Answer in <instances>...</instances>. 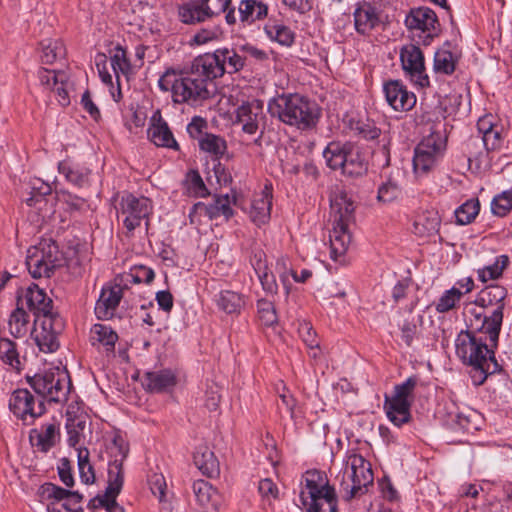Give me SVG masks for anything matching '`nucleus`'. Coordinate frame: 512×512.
<instances>
[{
  "instance_id": "nucleus-61",
  "label": "nucleus",
  "mask_w": 512,
  "mask_h": 512,
  "mask_svg": "<svg viewBox=\"0 0 512 512\" xmlns=\"http://www.w3.org/2000/svg\"><path fill=\"white\" fill-rule=\"evenodd\" d=\"M250 262L257 276L268 271L266 253L263 250L254 249Z\"/></svg>"
},
{
  "instance_id": "nucleus-36",
  "label": "nucleus",
  "mask_w": 512,
  "mask_h": 512,
  "mask_svg": "<svg viewBox=\"0 0 512 512\" xmlns=\"http://www.w3.org/2000/svg\"><path fill=\"white\" fill-rule=\"evenodd\" d=\"M122 462V460L115 459L109 464L108 486L106 488V495L108 499H116L122 489L124 482Z\"/></svg>"
},
{
  "instance_id": "nucleus-64",
  "label": "nucleus",
  "mask_w": 512,
  "mask_h": 512,
  "mask_svg": "<svg viewBox=\"0 0 512 512\" xmlns=\"http://www.w3.org/2000/svg\"><path fill=\"white\" fill-rule=\"evenodd\" d=\"M58 474L62 483L67 487L74 486V477L72 475L71 463L68 458H62L58 466Z\"/></svg>"
},
{
  "instance_id": "nucleus-57",
  "label": "nucleus",
  "mask_w": 512,
  "mask_h": 512,
  "mask_svg": "<svg viewBox=\"0 0 512 512\" xmlns=\"http://www.w3.org/2000/svg\"><path fill=\"white\" fill-rule=\"evenodd\" d=\"M149 485L153 495H155L160 502L165 501L167 485L164 476L157 473L151 475Z\"/></svg>"
},
{
  "instance_id": "nucleus-53",
  "label": "nucleus",
  "mask_w": 512,
  "mask_h": 512,
  "mask_svg": "<svg viewBox=\"0 0 512 512\" xmlns=\"http://www.w3.org/2000/svg\"><path fill=\"white\" fill-rule=\"evenodd\" d=\"M38 77L41 84L50 90L54 87V85H58L59 83L63 84L64 81L67 80L65 72L48 70L45 68H41L38 71Z\"/></svg>"
},
{
  "instance_id": "nucleus-11",
  "label": "nucleus",
  "mask_w": 512,
  "mask_h": 512,
  "mask_svg": "<svg viewBox=\"0 0 512 512\" xmlns=\"http://www.w3.org/2000/svg\"><path fill=\"white\" fill-rule=\"evenodd\" d=\"M446 139L439 131H433L415 147L413 167L416 174H427L442 158Z\"/></svg>"
},
{
  "instance_id": "nucleus-58",
  "label": "nucleus",
  "mask_w": 512,
  "mask_h": 512,
  "mask_svg": "<svg viewBox=\"0 0 512 512\" xmlns=\"http://www.w3.org/2000/svg\"><path fill=\"white\" fill-rule=\"evenodd\" d=\"M260 318L265 325H272L277 321L275 309L271 302L261 299L257 303Z\"/></svg>"
},
{
  "instance_id": "nucleus-62",
  "label": "nucleus",
  "mask_w": 512,
  "mask_h": 512,
  "mask_svg": "<svg viewBox=\"0 0 512 512\" xmlns=\"http://www.w3.org/2000/svg\"><path fill=\"white\" fill-rule=\"evenodd\" d=\"M258 491L263 499L270 501L271 499L278 498L277 485L268 478L262 479L258 485Z\"/></svg>"
},
{
  "instance_id": "nucleus-18",
  "label": "nucleus",
  "mask_w": 512,
  "mask_h": 512,
  "mask_svg": "<svg viewBox=\"0 0 512 512\" xmlns=\"http://www.w3.org/2000/svg\"><path fill=\"white\" fill-rule=\"evenodd\" d=\"M507 296V291L504 287L500 285H489L485 287L479 293L476 304L480 306L481 309H486L490 311V318L492 326L495 330L498 326H502L503 321V310H504V300Z\"/></svg>"
},
{
  "instance_id": "nucleus-32",
  "label": "nucleus",
  "mask_w": 512,
  "mask_h": 512,
  "mask_svg": "<svg viewBox=\"0 0 512 512\" xmlns=\"http://www.w3.org/2000/svg\"><path fill=\"white\" fill-rule=\"evenodd\" d=\"M59 435L58 427L54 423L45 424L40 430L34 429L31 431V441H36L34 445L42 452H47L56 444V439Z\"/></svg>"
},
{
  "instance_id": "nucleus-7",
  "label": "nucleus",
  "mask_w": 512,
  "mask_h": 512,
  "mask_svg": "<svg viewBox=\"0 0 512 512\" xmlns=\"http://www.w3.org/2000/svg\"><path fill=\"white\" fill-rule=\"evenodd\" d=\"M346 469L340 483V490L346 501L361 495L368 485L373 484L371 464L354 450L348 451Z\"/></svg>"
},
{
  "instance_id": "nucleus-2",
  "label": "nucleus",
  "mask_w": 512,
  "mask_h": 512,
  "mask_svg": "<svg viewBox=\"0 0 512 512\" xmlns=\"http://www.w3.org/2000/svg\"><path fill=\"white\" fill-rule=\"evenodd\" d=\"M213 80L196 57L187 71L166 70L158 86L162 91H171L175 103L195 106L212 96Z\"/></svg>"
},
{
  "instance_id": "nucleus-54",
  "label": "nucleus",
  "mask_w": 512,
  "mask_h": 512,
  "mask_svg": "<svg viewBox=\"0 0 512 512\" xmlns=\"http://www.w3.org/2000/svg\"><path fill=\"white\" fill-rule=\"evenodd\" d=\"M400 193L401 189L398 184L392 180H388L379 187L377 200L381 203H390L397 199Z\"/></svg>"
},
{
  "instance_id": "nucleus-24",
  "label": "nucleus",
  "mask_w": 512,
  "mask_h": 512,
  "mask_svg": "<svg viewBox=\"0 0 512 512\" xmlns=\"http://www.w3.org/2000/svg\"><path fill=\"white\" fill-rule=\"evenodd\" d=\"M468 322L469 327L473 331H478L488 337L491 346L497 345L501 326L493 330L494 327L491 323L489 310L483 309V311H477L476 309H471L469 311Z\"/></svg>"
},
{
  "instance_id": "nucleus-38",
  "label": "nucleus",
  "mask_w": 512,
  "mask_h": 512,
  "mask_svg": "<svg viewBox=\"0 0 512 512\" xmlns=\"http://www.w3.org/2000/svg\"><path fill=\"white\" fill-rule=\"evenodd\" d=\"M264 31L270 40L283 46H291L295 39V35L289 27L276 21H269L265 25Z\"/></svg>"
},
{
  "instance_id": "nucleus-5",
  "label": "nucleus",
  "mask_w": 512,
  "mask_h": 512,
  "mask_svg": "<svg viewBox=\"0 0 512 512\" xmlns=\"http://www.w3.org/2000/svg\"><path fill=\"white\" fill-rule=\"evenodd\" d=\"M355 205L345 192H339L331 199L333 228L330 232L331 258L343 256L351 242L349 226L354 221Z\"/></svg>"
},
{
  "instance_id": "nucleus-30",
  "label": "nucleus",
  "mask_w": 512,
  "mask_h": 512,
  "mask_svg": "<svg viewBox=\"0 0 512 512\" xmlns=\"http://www.w3.org/2000/svg\"><path fill=\"white\" fill-rule=\"evenodd\" d=\"M352 144L349 142H330L325 150L323 151V157L326 160L328 167L332 170L342 169L345 161H347V155Z\"/></svg>"
},
{
  "instance_id": "nucleus-10",
  "label": "nucleus",
  "mask_w": 512,
  "mask_h": 512,
  "mask_svg": "<svg viewBox=\"0 0 512 512\" xmlns=\"http://www.w3.org/2000/svg\"><path fill=\"white\" fill-rule=\"evenodd\" d=\"M417 381L415 376L409 377L404 383L395 386L391 397H385L384 408L387 417L396 426H401L410 420V407Z\"/></svg>"
},
{
  "instance_id": "nucleus-17",
  "label": "nucleus",
  "mask_w": 512,
  "mask_h": 512,
  "mask_svg": "<svg viewBox=\"0 0 512 512\" xmlns=\"http://www.w3.org/2000/svg\"><path fill=\"white\" fill-rule=\"evenodd\" d=\"M405 24L409 30L424 34V45H429L441 32L436 13L428 7L412 9L406 17Z\"/></svg>"
},
{
  "instance_id": "nucleus-59",
  "label": "nucleus",
  "mask_w": 512,
  "mask_h": 512,
  "mask_svg": "<svg viewBox=\"0 0 512 512\" xmlns=\"http://www.w3.org/2000/svg\"><path fill=\"white\" fill-rule=\"evenodd\" d=\"M221 394L220 387L216 383L207 386L205 392V406L209 411H215L220 403Z\"/></svg>"
},
{
  "instance_id": "nucleus-23",
  "label": "nucleus",
  "mask_w": 512,
  "mask_h": 512,
  "mask_svg": "<svg viewBox=\"0 0 512 512\" xmlns=\"http://www.w3.org/2000/svg\"><path fill=\"white\" fill-rule=\"evenodd\" d=\"M272 207V186L266 184L261 193L256 194L251 202L250 218L258 226L270 219Z\"/></svg>"
},
{
  "instance_id": "nucleus-44",
  "label": "nucleus",
  "mask_w": 512,
  "mask_h": 512,
  "mask_svg": "<svg viewBox=\"0 0 512 512\" xmlns=\"http://www.w3.org/2000/svg\"><path fill=\"white\" fill-rule=\"evenodd\" d=\"M110 53L111 66L117 79H119L120 73L124 76H127L131 72V63L128 59L126 49L120 45H117L113 50L110 51Z\"/></svg>"
},
{
  "instance_id": "nucleus-46",
  "label": "nucleus",
  "mask_w": 512,
  "mask_h": 512,
  "mask_svg": "<svg viewBox=\"0 0 512 512\" xmlns=\"http://www.w3.org/2000/svg\"><path fill=\"white\" fill-rule=\"evenodd\" d=\"M67 416L66 429L68 433V444L71 447H75L79 444L82 432L86 426L85 416L79 415L71 417L69 412H67Z\"/></svg>"
},
{
  "instance_id": "nucleus-13",
  "label": "nucleus",
  "mask_w": 512,
  "mask_h": 512,
  "mask_svg": "<svg viewBox=\"0 0 512 512\" xmlns=\"http://www.w3.org/2000/svg\"><path fill=\"white\" fill-rule=\"evenodd\" d=\"M116 210L124 227L128 231H133L150 214L151 202L146 197H136L133 194L124 193L118 206H116Z\"/></svg>"
},
{
  "instance_id": "nucleus-6",
  "label": "nucleus",
  "mask_w": 512,
  "mask_h": 512,
  "mask_svg": "<svg viewBox=\"0 0 512 512\" xmlns=\"http://www.w3.org/2000/svg\"><path fill=\"white\" fill-rule=\"evenodd\" d=\"M300 501L307 512H338L335 489L325 481L319 471H307Z\"/></svg>"
},
{
  "instance_id": "nucleus-42",
  "label": "nucleus",
  "mask_w": 512,
  "mask_h": 512,
  "mask_svg": "<svg viewBox=\"0 0 512 512\" xmlns=\"http://www.w3.org/2000/svg\"><path fill=\"white\" fill-rule=\"evenodd\" d=\"M508 265L509 257L507 255H500L496 258L493 264L479 269L478 277L482 282L499 279Z\"/></svg>"
},
{
  "instance_id": "nucleus-49",
  "label": "nucleus",
  "mask_w": 512,
  "mask_h": 512,
  "mask_svg": "<svg viewBox=\"0 0 512 512\" xmlns=\"http://www.w3.org/2000/svg\"><path fill=\"white\" fill-rule=\"evenodd\" d=\"M78 451V468L81 481L85 484H93L95 482L94 468L89 460V451L87 448H79Z\"/></svg>"
},
{
  "instance_id": "nucleus-26",
  "label": "nucleus",
  "mask_w": 512,
  "mask_h": 512,
  "mask_svg": "<svg viewBox=\"0 0 512 512\" xmlns=\"http://www.w3.org/2000/svg\"><path fill=\"white\" fill-rule=\"evenodd\" d=\"M356 31L360 34L370 33L379 23V13L370 3L364 2L354 12Z\"/></svg>"
},
{
  "instance_id": "nucleus-1",
  "label": "nucleus",
  "mask_w": 512,
  "mask_h": 512,
  "mask_svg": "<svg viewBox=\"0 0 512 512\" xmlns=\"http://www.w3.org/2000/svg\"><path fill=\"white\" fill-rule=\"evenodd\" d=\"M18 296L23 300V306L35 317L32 335L39 349L45 353L56 351L59 347L58 335L63 331L65 323L59 313L54 311L53 300L36 284H31Z\"/></svg>"
},
{
  "instance_id": "nucleus-39",
  "label": "nucleus",
  "mask_w": 512,
  "mask_h": 512,
  "mask_svg": "<svg viewBox=\"0 0 512 512\" xmlns=\"http://www.w3.org/2000/svg\"><path fill=\"white\" fill-rule=\"evenodd\" d=\"M41 61L43 64L51 65L57 60L63 59L66 49L60 39H47L41 42Z\"/></svg>"
},
{
  "instance_id": "nucleus-56",
  "label": "nucleus",
  "mask_w": 512,
  "mask_h": 512,
  "mask_svg": "<svg viewBox=\"0 0 512 512\" xmlns=\"http://www.w3.org/2000/svg\"><path fill=\"white\" fill-rule=\"evenodd\" d=\"M32 195L26 199V203L29 206H34L37 202L42 201L43 197L49 195L52 188L49 184L43 183L40 180H36L32 184Z\"/></svg>"
},
{
  "instance_id": "nucleus-16",
  "label": "nucleus",
  "mask_w": 512,
  "mask_h": 512,
  "mask_svg": "<svg viewBox=\"0 0 512 512\" xmlns=\"http://www.w3.org/2000/svg\"><path fill=\"white\" fill-rule=\"evenodd\" d=\"M400 61L405 74L412 82L422 88L429 86L424 54L418 46L414 44L403 46L400 50Z\"/></svg>"
},
{
  "instance_id": "nucleus-45",
  "label": "nucleus",
  "mask_w": 512,
  "mask_h": 512,
  "mask_svg": "<svg viewBox=\"0 0 512 512\" xmlns=\"http://www.w3.org/2000/svg\"><path fill=\"white\" fill-rule=\"evenodd\" d=\"M193 492L197 502L202 507L209 505L216 507L214 497L217 495L216 490L205 480H197L193 483Z\"/></svg>"
},
{
  "instance_id": "nucleus-50",
  "label": "nucleus",
  "mask_w": 512,
  "mask_h": 512,
  "mask_svg": "<svg viewBox=\"0 0 512 512\" xmlns=\"http://www.w3.org/2000/svg\"><path fill=\"white\" fill-rule=\"evenodd\" d=\"M456 60L448 50H438L434 56V70L437 73L452 74L455 71Z\"/></svg>"
},
{
  "instance_id": "nucleus-51",
  "label": "nucleus",
  "mask_w": 512,
  "mask_h": 512,
  "mask_svg": "<svg viewBox=\"0 0 512 512\" xmlns=\"http://www.w3.org/2000/svg\"><path fill=\"white\" fill-rule=\"evenodd\" d=\"M462 296L463 293L455 287L447 290L436 303V310L439 313L450 311L456 306V303L460 301Z\"/></svg>"
},
{
  "instance_id": "nucleus-55",
  "label": "nucleus",
  "mask_w": 512,
  "mask_h": 512,
  "mask_svg": "<svg viewBox=\"0 0 512 512\" xmlns=\"http://www.w3.org/2000/svg\"><path fill=\"white\" fill-rule=\"evenodd\" d=\"M503 127L498 125L492 129L489 133L482 137L484 146L487 151H497L501 148L503 142Z\"/></svg>"
},
{
  "instance_id": "nucleus-3",
  "label": "nucleus",
  "mask_w": 512,
  "mask_h": 512,
  "mask_svg": "<svg viewBox=\"0 0 512 512\" xmlns=\"http://www.w3.org/2000/svg\"><path fill=\"white\" fill-rule=\"evenodd\" d=\"M487 339V336L483 338L472 331H461L455 341L457 356L464 364L473 368L472 378L478 385L482 384L488 375L501 370Z\"/></svg>"
},
{
  "instance_id": "nucleus-33",
  "label": "nucleus",
  "mask_w": 512,
  "mask_h": 512,
  "mask_svg": "<svg viewBox=\"0 0 512 512\" xmlns=\"http://www.w3.org/2000/svg\"><path fill=\"white\" fill-rule=\"evenodd\" d=\"M29 316L24 309L23 300L17 296V307L11 313L8 321L9 330L15 338L23 337L28 331Z\"/></svg>"
},
{
  "instance_id": "nucleus-47",
  "label": "nucleus",
  "mask_w": 512,
  "mask_h": 512,
  "mask_svg": "<svg viewBox=\"0 0 512 512\" xmlns=\"http://www.w3.org/2000/svg\"><path fill=\"white\" fill-rule=\"evenodd\" d=\"M0 360L16 369H19L20 360L16 343L8 338H0Z\"/></svg>"
},
{
  "instance_id": "nucleus-20",
  "label": "nucleus",
  "mask_w": 512,
  "mask_h": 512,
  "mask_svg": "<svg viewBox=\"0 0 512 512\" xmlns=\"http://www.w3.org/2000/svg\"><path fill=\"white\" fill-rule=\"evenodd\" d=\"M242 208V200L241 198L232 193V195H223L217 196L214 198L213 203L204 204L197 203L194 205L193 209L195 212L206 215L209 219H216L219 216H224L226 220L233 216V210L231 205Z\"/></svg>"
},
{
  "instance_id": "nucleus-35",
  "label": "nucleus",
  "mask_w": 512,
  "mask_h": 512,
  "mask_svg": "<svg viewBox=\"0 0 512 512\" xmlns=\"http://www.w3.org/2000/svg\"><path fill=\"white\" fill-rule=\"evenodd\" d=\"M179 17L183 23L196 24L209 19L201 0L190 1L179 8Z\"/></svg>"
},
{
  "instance_id": "nucleus-60",
  "label": "nucleus",
  "mask_w": 512,
  "mask_h": 512,
  "mask_svg": "<svg viewBox=\"0 0 512 512\" xmlns=\"http://www.w3.org/2000/svg\"><path fill=\"white\" fill-rule=\"evenodd\" d=\"M205 10L207 11V14L209 18H212L213 16L220 15L221 13L225 12L230 3L231 0H201Z\"/></svg>"
},
{
  "instance_id": "nucleus-43",
  "label": "nucleus",
  "mask_w": 512,
  "mask_h": 512,
  "mask_svg": "<svg viewBox=\"0 0 512 512\" xmlns=\"http://www.w3.org/2000/svg\"><path fill=\"white\" fill-rule=\"evenodd\" d=\"M58 170L60 174L64 175L67 181L78 187H83L88 182V170L73 167L67 161L60 162Z\"/></svg>"
},
{
  "instance_id": "nucleus-21",
  "label": "nucleus",
  "mask_w": 512,
  "mask_h": 512,
  "mask_svg": "<svg viewBox=\"0 0 512 512\" xmlns=\"http://www.w3.org/2000/svg\"><path fill=\"white\" fill-rule=\"evenodd\" d=\"M262 115L263 104L259 100L244 102L236 110L237 122L242 125V131L249 135L257 132Z\"/></svg>"
},
{
  "instance_id": "nucleus-52",
  "label": "nucleus",
  "mask_w": 512,
  "mask_h": 512,
  "mask_svg": "<svg viewBox=\"0 0 512 512\" xmlns=\"http://www.w3.org/2000/svg\"><path fill=\"white\" fill-rule=\"evenodd\" d=\"M512 209V191H505L494 197L491 203L492 213L499 217L506 216Z\"/></svg>"
},
{
  "instance_id": "nucleus-27",
  "label": "nucleus",
  "mask_w": 512,
  "mask_h": 512,
  "mask_svg": "<svg viewBox=\"0 0 512 512\" xmlns=\"http://www.w3.org/2000/svg\"><path fill=\"white\" fill-rule=\"evenodd\" d=\"M143 385L150 392H163L176 385V376L167 369L147 372L144 375Z\"/></svg>"
},
{
  "instance_id": "nucleus-40",
  "label": "nucleus",
  "mask_w": 512,
  "mask_h": 512,
  "mask_svg": "<svg viewBox=\"0 0 512 512\" xmlns=\"http://www.w3.org/2000/svg\"><path fill=\"white\" fill-rule=\"evenodd\" d=\"M199 147L202 151L211 154L216 159L221 158L227 150L224 138L211 133H204L199 139Z\"/></svg>"
},
{
  "instance_id": "nucleus-19",
  "label": "nucleus",
  "mask_w": 512,
  "mask_h": 512,
  "mask_svg": "<svg viewBox=\"0 0 512 512\" xmlns=\"http://www.w3.org/2000/svg\"><path fill=\"white\" fill-rule=\"evenodd\" d=\"M383 92L387 103L395 111H409L416 104V96L407 90L399 80H389L383 85Z\"/></svg>"
},
{
  "instance_id": "nucleus-12",
  "label": "nucleus",
  "mask_w": 512,
  "mask_h": 512,
  "mask_svg": "<svg viewBox=\"0 0 512 512\" xmlns=\"http://www.w3.org/2000/svg\"><path fill=\"white\" fill-rule=\"evenodd\" d=\"M197 58L213 79L221 77L225 73H236L245 65V58L234 49L229 48H219L214 53H206Z\"/></svg>"
},
{
  "instance_id": "nucleus-63",
  "label": "nucleus",
  "mask_w": 512,
  "mask_h": 512,
  "mask_svg": "<svg viewBox=\"0 0 512 512\" xmlns=\"http://www.w3.org/2000/svg\"><path fill=\"white\" fill-rule=\"evenodd\" d=\"M131 277L135 283H150L153 281L155 274L154 271L146 266H135L131 270Z\"/></svg>"
},
{
  "instance_id": "nucleus-28",
  "label": "nucleus",
  "mask_w": 512,
  "mask_h": 512,
  "mask_svg": "<svg viewBox=\"0 0 512 512\" xmlns=\"http://www.w3.org/2000/svg\"><path fill=\"white\" fill-rule=\"evenodd\" d=\"M268 14V6L258 0H242L238 6L239 20L243 24H252L264 19Z\"/></svg>"
},
{
  "instance_id": "nucleus-9",
  "label": "nucleus",
  "mask_w": 512,
  "mask_h": 512,
  "mask_svg": "<svg viewBox=\"0 0 512 512\" xmlns=\"http://www.w3.org/2000/svg\"><path fill=\"white\" fill-rule=\"evenodd\" d=\"M34 391L48 402L63 403L67 401L71 388L68 373L59 368L37 373L29 378Z\"/></svg>"
},
{
  "instance_id": "nucleus-4",
  "label": "nucleus",
  "mask_w": 512,
  "mask_h": 512,
  "mask_svg": "<svg viewBox=\"0 0 512 512\" xmlns=\"http://www.w3.org/2000/svg\"><path fill=\"white\" fill-rule=\"evenodd\" d=\"M268 112L282 123L299 130H309L316 126L320 110L315 102L298 93H282L270 99Z\"/></svg>"
},
{
  "instance_id": "nucleus-14",
  "label": "nucleus",
  "mask_w": 512,
  "mask_h": 512,
  "mask_svg": "<svg viewBox=\"0 0 512 512\" xmlns=\"http://www.w3.org/2000/svg\"><path fill=\"white\" fill-rule=\"evenodd\" d=\"M9 408L18 419L28 425L45 413L44 401L36 399L27 389H18L12 393Z\"/></svg>"
},
{
  "instance_id": "nucleus-15",
  "label": "nucleus",
  "mask_w": 512,
  "mask_h": 512,
  "mask_svg": "<svg viewBox=\"0 0 512 512\" xmlns=\"http://www.w3.org/2000/svg\"><path fill=\"white\" fill-rule=\"evenodd\" d=\"M40 494L46 500H52L47 505L49 512H84L81 507L72 508V504H79L83 495L78 491H70L53 483H45L40 487Z\"/></svg>"
},
{
  "instance_id": "nucleus-41",
  "label": "nucleus",
  "mask_w": 512,
  "mask_h": 512,
  "mask_svg": "<svg viewBox=\"0 0 512 512\" xmlns=\"http://www.w3.org/2000/svg\"><path fill=\"white\" fill-rule=\"evenodd\" d=\"M218 307L228 314L239 313L245 304L243 295L225 290L221 291L217 299Z\"/></svg>"
},
{
  "instance_id": "nucleus-37",
  "label": "nucleus",
  "mask_w": 512,
  "mask_h": 512,
  "mask_svg": "<svg viewBox=\"0 0 512 512\" xmlns=\"http://www.w3.org/2000/svg\"><path fill=\"white\" fill-rule=\"evenodd\" d=\"M346 158L347 161H345V164L341 169L344 175L358 177L367 172V162L353 145L351 146Z\"/></svg>"
},
{
  "instance_id": "nucleus-31",
  "label": "nucleus",
  "mask_w": 512,
  "mask_h": 512,
  "mask_svg": "<svg viewBox=\"0 0 512 512\" xmlns=\"http://www.w3.org/2000/svg\"><path fill=\"white\" fill-rule=\"evenodd\" d=\"M193 458L196 467L204 475L213 477L219 474V462L207 446H200L194 453Z\"/></svg>"
},
{
  "instance_id": "nucleus-25",
  "label": "nucleus",
  "mask_w": 512,
  "mask_h": 512,
  "mask_svg": "<svg viewBox=\"0 0 512 512\" xmlns=\"http://www.w3.org/2000/svg\"><path fill=\"white\" fill-rule=\"evenodd\" d=\"M150 140L159 147H166L177 150L178 144L170 131L168 124L159 115L158 118L153 116L152 124L148 129Z\"/></svg>"
},
{
  "instance_id": "nucleus-48",
  "label": "nucleus",
  "mask_w": 512,
  "mask_h": 512,
  "mask_svg": "<svg viewBox=\"0 0 512 512\" xmlns=\"http://www.w3.org/2000/svg\"><path fill=\"white\" fill-rule=\"evenodd\" d=\"M480 211V202L478 199H469L462 204L456 211L457 223L461 225L470 224Z\"/></svg>"
},
{
  "instance_id": "nucleus-34",
  "label": "nucleus",
  "mask_w": 512,
  "mask_h": 512,
  "mask_svg": "<svg viewBox=\"0 0 512 512\" xmlns=\"http://www.w3.org/2000/svg\"><path fill=\"white\" fill-rule=\"evenodd\" d=\"M440 226V218L437 212L427 211L416 217L413 223V233L424 237L436 233Z\"/></svg>"
},
{
  "instance_id": "nucleus-8",
  "label": "nucleus",
  "mask_w": 512,
  "mask_h": 512,
  "mask_svg": "<svg viewBox=\"0 0 512 512\" xmlns=\"http://www.w3.org/2000/svg\"><path fill=\"white\" fill-rule=\"evenodd\" d=\"M26 266L30 275L37 278H49L62 266V257L57 244L43 240L27 251Z\"/></svg>"
},
{
  "instance_id": "nucleus-22",
  "label": "nucleus",
  "mask_w": 512,
  "mask_h": 512,
  "mask_svg": "<svg viewBox=\"0 0 512 512\" xmlns=\"http://www.w3.org/2000/svg\"><path fill=\"white\" fill-rule=\"evenodd\" d=\"M122 297L123 287L121 285L116 284L113 286L103 287L95 306L96 316L99 319L112 318Z\"/></svg>"
},
{
  "instance_id": "nucleus-29",
  "label": "nucleus",
  "mask_w": 512,
  "mask_h": 512,
  "mask_svg": "<svg viewBox=\"0 0 512 512\" xmlns=\"http://www.w3.org/2000/svg\"><path fill=\"white\" fill-rule=\"evenodd\" d=\"M118 340L117 333L105 324H94L90 330L89 341L94 347H104L107 352H113Z\"/></svg>"
}]
</instances>
